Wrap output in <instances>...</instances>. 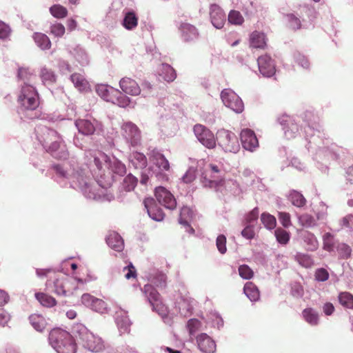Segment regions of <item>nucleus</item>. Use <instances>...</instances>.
I'll use <instances>...</instances> for the list:
<instances>
[{
    "label": "nucleus",
    "instance_id": "38",
    "mask_svg": "<svg viewBox=\"0 0 353 353\" xmlns=\"http://www.w3.org/2000/svg\"><path fill=\"white\" fill-rule=\"evenodd\" d=\"M29 321L32 326L37 332H42L46 328V321L45 318L40 314H31L29 316Z\"/></svg>",
    "mask_w": 353,
    "mask_h": 353
},
{
    "label": "nucleus",
    "instance_id": "54",
    "mask_svg": "<svg viewBox=\"0 0 353 353\" xmlns=\"http://www.w3.org/2000/svg\"><path fill=\"white\" fill-rule=\"evenodd\" d=\"M274 235L276 241L280 244H287L290 241V233L282 228H276L274 231Z\"/></svg>",
    "mask_w": 353,
    "mask_h": 353
},
{
    "label": "nucleus",
    "instance_id": "2",
    "mask_svg": "<svg viewBox=\"0 0 353 353\" xmlns=\"http://www.w3.org/2000/svg\"><path fill=\"white\" fill-rule=\"evenodd\" d=\"M302 119L305 123V139L307 142L305 147L309 152H315L313 159L316 161L317 168L322 173L327 174V161L339 159L346 150L335 143L329 145V140L325 138L322 126L315 121L316 117L312 112L305 111Z\"/></svg>",
    "mask_w": 353,
    "mask_h": 353
},
{
    "label": "nucleus",
    "instance_id": "56",
    "mask_svg": "<svg viewBox=\"0 0 353 353\" xmlns=\"http://www.w3.org/2000/svg\"><path fill=\"white\" fill-rule=\"evenodd\" d=\"M50 12L56 18H63L67 15L68 10L65 7L55 4L50 8Z\"/></svg>",
    "mask_w": 353,
    "mask_h": 353
},
{
    "label": "nucleus",
    "instance_id": "37",
    "mask_svg": "<svg viewBox=\"0 0 353 353\" xmlns=\"http://www.w3.org/2000/svg\"><path fill=\"white\" fill-rule=\"evenodd\" d=\"M243 292L252 302L259 299L260 293L257 287L252 282H247L243 287Z\"/></svg>",
    "mask_w": 353,
    "mask_h": 353
},
{
    "label": "nucleus",
    "instance_id": "64",
    "mask_svg": "<svg viewBox=\"0 0 353 353\" xmlns=\"http://www.w3.org/2000/svg\"><path fill=\"white\" fill-rule=\"evenodd\" d=\"M152 282L157 287L164 288L166 286V275L159 272L154 276Z\"/></svg>",
    "mask_w": 353,
    "mask_h": 353
},
{
    "label": "nucleus",
    "instance_id": "24",
    "mask_svg": "<svg viewBox=\"0 0 353 353\" xmlns=\"http://www.w3.org/2000/svg\"><path fill=\"white\" fill-rule=\"evenodd\" d=\"M68 52L81 65L85 66L88 65L90 62L89 56L85 50L80 45L68 46Z\"/></svg>",
    "mask_w": 353,
    "mask_h": 353
},
{
    "label": "nucleus",
    "instance_id": "47",
    "mask_svg": "<svg viewBox=\"0 0 353 353\" xmlns=\"http://www.w3.org/2000/svg\"><path fill=\"white\" fill-rule=\"evenodd\" d=\"M35 297L39 303L45 307H50L55 305L57 303L54 297L43 292L36 293Z\"/></svg>",
    "mask_w": 353,
    "mask_h": 353
},
{
    "label": "nucleus",
    "instance_id": "61",
    "mask_svg": "<svg viewBox=\"0 0 353 353\" xmlns=\"http://www.w3.org/2000/svg\"><path fill=\"white\" fill-rule=\"evenodd\" d=\"M296 257L299 264L303 267L309 268L313 264V261L308 254L298 253Z\"/></svg>",
    "mask_w": 353,
    "mask_h": 353
},
{
    "label": "nucleus",
    "instance_id": "12",
    "mask_svg": "<svg viewBox=\"0 0 353 353\" xmlns=\"http://www.w3.org/2000/svg\"><path fill=\"white\" fill-rule=\"evenodd\" d=\"M194 133L198 141L205 147L212 149L216 146V139L214 134L206 127L196 124L193 128Z\"/></svg>",
    "mask_w": 353,
    "mask_h": 353
},
{
    "label": "nucleus",
    "instance_id": "63",
    "mask_svg": "<svg viewBox=\"0 0 353 353\" xmlns=\"http://www.w3.org/2000/svg\"><path fill=\"white\" fill-rule=\"evenodd\" d=\"M216 245L219 252L223 254L227 251L226 236L224 234H219L216 239Z\"/></svg>",
    "mask_w": 353,
    "mask_h": 353
},
{
    "label": "nucleus",
    "instance_id": "10",
    "mask_svg": "<svg viewBox=\"0 0 353 353\" xmlns=\"http://www.w3.org/2000/svg\"><path fill=\"white\" fill-rule=\"evenodd\" d=\"M74 124L78 132L85 136L100 134L103 132V125L95 119H79Z\"/></svg>",
    "mask_w": 353,
    "mask_h": 353
},
{
    "label": "nucleus",
    "instance_id": "58",
    "mask_svg": "<svg viewBox=\"0 0 353 353\" xmlns=\"http://www.w3.org/2000/svg\"><path fill=\"white\" fill-rule=\"evenodd\" d=\"M285 17L290 28L296 30L301 28V22L300 19L294 13L287 14Z\"/></svg>",
    "mask_w": 353,
    "mask_h": 353
},
{
    "label": "nucleus",
    "instance_id": "48",
    "mask_svg": "<svg viewBox=\"0 0 353 353\" xmlns=\"http://www.w3.org/2000/svg\"><path fill=\"white\" fill-rule=\"evenodd\" d=\"M261 221L264 227L269 230L274 229L276 225V218L268 212L261 214Z\"/></svg>",
    "mask_w": 353,
    "mask_h": 353
},
{
    "label": "nucleus",
    "instance_id": "19",
    "mask_svg": "<svg viewBox=\"0 0 353 353\" xmlns=\"http://www.w3.org/2000/svg\"><path fill=\"white\" fill-rule=\"evenodd\" d=\"M210 17L212 26L216 29H221L225 23V14L217 4L210 6Z\"/></svg>",
    "mask_w": 353,
    "mask_h": 353
},
{
    "label": "nucleus",
    "instance_id": "22",
    "mask_svg": "<svg viewBox=\"0 0 353 353\" xmlns=\"http://www.w3.org/2000/svg\"><path fill=\"white\" fill-rule=\"evenodd\" d=\"M103 159L105 161V168H108L110 172L113 174H117L120 176H123L126 173L125 165L119 159L113 157L110 159L108 156L103 155Z\"/></svg>",
    "mask_w": 353,
    "mask_h": 353
},
{
    "label": "nucleus",
    "instance_id": "4",
    "mask_svg": "<svg viewBox=\"0 0 353 353\" xmlns=\"http://www.w3.org/2000/svg\"><path fill=\"white\" fill-rule=\"evenodd\" d=\"M147 154L152 163V165L148 168V173L151 177L161 182L168 181L169 176L165 172L170 170V166L164 154L157 148H149Z\"/></svg>",
    "mask_w": 353,
    "mask_h": 353
},
{
    "label": "nucleus",
    "instance_id": "7",
    "mask_svg": "<svg viewBox=\"0 0 353 353\" xmlns=\"http://www.w3.org/2000/svg\"><path fill=\"white\" fill-rule=\"evenodd\" d=\"M216 141L225 152L236 153L239 150L240 145L238 138L231 131L225 129L218 130Z\"/></svg>",
    "mask_w": 353,
    "mask_h": 353
},
{
    "label": "nucleus",
    "instance_id": "29",
    "mask_svg": "<svg viewBox=\"0 0 353 353\" xmlns=\"http://www.w3.org/2000/svg\"><path fill=\"white\" fill-rule=\"evenodd\" d=\"M82 347L92 352H98L103 349L102 339L92 333V338L86 337L82 343Z\"/></svg>",
    "mask_w": 353,
    "mask_h": 353
},
{
    "label": "nucleus",
    "instance_id": "41",
    "mask_svg": "<svg viewBox=\"0 0 353 353\" xmlns=\"http://www.w3.org/2000/svg\"><path fill=\"white\" fill-rule=\"evenodd\" d=\"M33 39L37 46L41 50H48L51 47V41L45 34L36 32L33 34Z\"/></svg>",
    "mask_w": 353,
    "mask_h": 353
},
{
    "label": "nucleus",
    "instance_id": "13",
    "mask_svg": "<svg viewBox=\"0 0 353 353\" xmlns=\"http://www.w3.org/2000/svg\"><path fill=\"white\" fill-rule=\"evenodd\" d=\"M154 195L159 203L166 209L173 210L176 208L177 203L174 196L165 187H156Z\"/></svg>",
    "mask_w": 353,
    "mask_h": 353
},
{
    "label": "nucleus",
    "instance_id": "44",
    "mask_svg": "<svg viewBox=\"0 0 353 353\" xmlns=\"http://www.w3.org/2000/svg\"><path fill=\"white\" fill-rule=\"evenodd\" d=\"M138 182V179L132 174H128L123 180L121 185V191L130 192L134 189Z\"/></svg>",
    "mask_w": 353,
    "mask_h": 353
},
{
    "label": "nucleus",
    "instance_id": "40",
    "mask_svg": "<svg viewBox=\"0 0 353 353\" xmlns=\"http://www.w3.org/2000/svg\"><path fill=\"white\" fill-rule=\"evenodd\" d=\"M304 320L310 325H318L319 321V313L312 307H307L302 312Z\"/></svg>",
    "mask_w": 353,
    "mask_h": 353
},
{
    "label": "nucleus",
    "instance_id": "33",
    "mask_svg": "<svg viewBox=\"0 0 353 353\" xmlns=\"http://www.w3.org/2000/svg\"><path fill=\"white\" fill-rule=\"evenodd\" d=\"M130 162L136 169L145 168L148 165L145 155L139 152H134L130 155Z\"/></svg>",
    "mask_w": 353,
    "mask_h": 353
},
{
    "label": "nucleus",
    "instance_id": "45",
    "mask_svg": "<svg viewBox=\"0 0 353 353\" xmlns=\"http://www.w3.org/2000/svg\"><path fill=\"white\" fill-rule=\"evenodd\" d=\"M70 80L74 87L80 92L85 91L88 88V81L79 74L74 73L70 75Z\"/></svg>",
    "mask_w": 353,
    "mask_h": 353
},
{
    "label": "nucleus",
    "instance_id": "49",
    "mask_svg": "<svg viewBox=\"0 0 353 353\" xmlns=\"http://www.w3.org/2000/svg\"><path fill=\"white\" fill-rule=\"evenodd\" d=\"M40 77L42 81L48 84H52L57 81V76L54 72L46 67H43L41 69Z\"/></svg>",
    "mask_w": 353,
    "mask_h": 353
},
{
    "label": "nucleus",
    "instance_id": "60",
    "mask_svg": "<svg viewBox=\"0 0 353 353\" xmlns=\"http://www.w3.org/2000/svg\"><path fill=\"white\" fill-rule=\"evenodd\" d=\"M239 276L246 280L252 279L254 276L252 270L246 264L241 265L239 267Z\"/></svg>",
    "mask_w": 353,
    "mask_h": 353
},
{
    "label": "nucleus",
    "instance_id": "25",
    "mask_svg": "<svg viewBox=\"0 0 353 353\" xmlns=\"http://www.w3.org/2000/svg\"><path fill=\"white\" fill-rule=\"evenodd\" d=\"M119 86L122 91L127 94L137 96L141 92L138 83L130 78H122L119 81Z\"/></svg>",
    "mask_w": 353,
    "mask_h": 353
},
{
    "label": "nucleus",
    "instance_id": "34",
    "mask_svg": "<svg viewBox=\"0 0 353 353\" xmlns=\"http://www.w3.org/2000/svg\"><path fill=\"white\" fill-rule=\"evenodd\" d=\"M339 241L330 232H325L323 236V249L328 252H334Z\"/></svg>",
    "mask_w": 353,
    "mask_h": 353
},
{
    "label": "nucleus",
    "instance_id": "31",
    "mask_svg": "<svg viewBox=\"0 0 353 353\" xmlns=\"http://www.w3.org/2000/svg\"><path fill=\"white\" fill-rule=\"evenodd\" d=\"M124 14L122 20L123 26L127 30H132L137 26L138 17L134 12L125 8L123 11Z\"/></svg>",
    "mask_w": 353,
    "mask_h": 353
},
{
    "label": "nucleus",
    "instance_id": "8",
    "mask_svg": "<svg viewBox=\"0 0 353 353\" xmlns=\"http://www.w3.org/2000/svg\"><path fill=\"white\" fill-rule=\"evenodd\" d=\"M41 130L47 132L50 136L57 139L48 146L46 151L54 159H66L69 154L66 145L61 141V135L57 131L46 127L41 128Z\"/></svg>",
    "mask_w": 353,
    "mask_h": 353
},
{
    "label": "nucleus",
    "instance_id": "27",
    "mask_svg": "<svg viewBox=\"0 0 353 353\" xmlns=\"http://www.w3.org/2000/svg\"><path fill=\"white\" fill-rule=\"evenodd\" d=\"M181 37L184 42H190L197 39L199 33L195 26L190 23H182L180 26Z\"/></svg>",
    "mask_w": 353,
    "mask_h": 353
},
{
    "label": "nucleus",
    "instance_id": "20",
    "mask_svg": "<svg viewBox=\"0 0 353 353\" xmlns=\"http://www.w3.org/2000/svg\"><path fill=\"white\" fill-rule=\"evenodd\" d=\"M194 217V212L192 208L183 206L180 210L179 223L183 226L185 232L190 234H194V229L191 226L190 222Z\"/></svg>",
    "mask_w": 353,
    "mask_h": 353
},
{
    "label": "nucleus",
    "instance_id": "43",
    "mask_svg": "<svg viewBox=\"0 0 353 353\" xmlns=\"http://www.w3.org/2000/svg\"><path fill=\"white\" fill-rule=\"evenodd\" d=\"M288 199L292 204L298 208H302L305 205L306 199L303 195L294 190L290 191L288 195Z\"/></svg>",
    "mask_w": 353,
    "mask_h": 353
},
{
    "label": "nucleus",
    "instance_id": "21",
    "mask_svg": "<svg viewBox=\"0 0 353 353\" xmlns=\"http://www.w3.org/2000/svg\"><path fill=\"white\" fill-rule=\"evenodd\" d=\"M72 339L77 344L82 345L86 337L92 338L91 332L83 324L78 323L72 325L71 329Z\"/></svg>",
    "mask_w": 353,
    "mask_h": 353
},
{
    "label": "nucleus",
    "instance_id": "36",
    "mask_svg": "<svg viewBox=\"0 0 353 353\" xmlns=\"http://www.w3.org/2000/svg\"><path fill=\"white\" fill-rule=\"evenodd\" d=\"M110 102L119 107L126 108L130 105L131 99L117 89L116 90H113V96Z\"/></svg>",
    "mask_w": 353,
    "mask_h": 353
},
{
    "label": "nucleus",
    "instance_id": "9",
    "mask_svg": "<svg viewBox=\"0 0 353 353\" xmlns=\"http://www.w3.org/2000/svg\"><path fill=\"white\" fill-rule=\"evenodd\" d=\"M143 292L147 297L152 310L157 312L162 318L167 316V307L163 303L161 296L152 284L144 285Z\"/></svg>",
    "mask_w": 353,
    "mask_h": 353
},
{
    "label": "nucleus",
    "instance_id": "42",
    "mask_svg": "<svg viewBox=\"0 0 353 353\" xmlns=\"http://www.w3.org/2000/svg\"><path fill=\"white\" fill-rule=\"evenodd\" d=\"M293 59L294 62L303 69L305 70H310L311 63L307 56L303 54L299 51H295L293 52Z\"/></svg>",
    "mask_w": 353,
    "mask_h": 353
},
{
    "label": "nucleus",
    "instance_id": "39",
    "mask_svg": "<svg viewBox=\"0 0 353 353\" xmlns=\"http://www.w3.org/2000/svg\"><path fill=\"white\" fill-rule=\"evenodd\" d=\"M117 89L106 84H99L96 86V92L106 101H110L113 96V90Z\"/></svg>",
    "mask_w": 353,
    "mask_h": 353
},
{
    "label": "nucleus",
    "instance_id": "51",
    "mask_svg": "<svg viewBox=\"0 0 353 353\" xmlns=\"http://www.w3.org/2000/svg\"><path fill=\"white\" fill-rule=\"evenodd\" d=\"M335 250L337 252L340 259H347L351 256L352 248L345 243L339 242L337 243Z\"/></svg>",
    "mask_w": 353,
    "mask_h": 353
},
{
    "label": "nucleus",
    "instance_id": "35",
    "mask_svg": "<svg viewBox=\"0 0 353 353\" xmlns=\"http://www.w3.org/2000/svg\"><path fill=\"white\" fill-rule=\"evenodd\" d=\"M46 285L50 291L56 294L59 296H67V292L65 290V283L63 280L56 279L53 282L48 281Z\"/></svg>",
    "mask_w": 353,
    "mask_h": 353
},
{
    "label": "nucleus",
    "instance_id": "1",
    "mask_svg": "<svg viewBox=\"0 0 353 353\" xmlns=\"http://www.w3.org/2000/svg\"><path fill=\"white\" fill-rule=\"evenodd\" d=\"M53 178L62 188H70L80 191L84 197L99 202H110L114 196L108 192L105 187L99 181L95 183L88 174V172L77 164L69 163H54L50 167Z\"/></svg>",
    "mask_w": 353,
    "mask_h": 353
},
{
    "label": "nucleus",
    "instance_id": "14",
    "mask_svg": "<svg viewBox=\"0 0 353 353\" xmlns=\"http://www.w3.org/2000/svg\"><path fill=\"white\" fill-rule=\"evenodd\" d=\"M210 170H206L201 174V183L205 188H216L221 183V180L219 179L218 176H215V174L220 172V169L218 165L214 164L209 165Z\"/></svg>",
    "mask_w": 353,
    "mask_h": 353
},
{
    "label": "nucleus",
    "instance_id": "6",
    "mask_svg": "<svg viewBox=\"0 0 353 353\" xmlns=\"http://www.w3.org/2000/svg\"><path fill=\"white\" fill-rule=\"evenodd\" d=\"M302 112L296 117H290L288 114H283L277 119L278 122L283 127L284 134L288 139L295 137L299 133V127L301 130L304 129L305 123L303 122Z\"/></svg>",
    "mask_w": 353,
    "mask_h": 353
},
{
    "label": "nucleus",
    "instance_id": "55",
    "mask_svg": "<svg viewBox=\"0 0 353 353\" xmlns=\"http://www.w3.org/2000/svg\"><path fill=\"white\" fill-rule=\"evenodd\" d=\"M228 22L234 25H241L244 19L239 11L232 10L228 14Z\"/></svg>",
    "mask_w": 353,
    "mask_h": 353
},
{
    "label": "nucleus",
    "instance_id": "52",
    "mask_svg": "<svg viewBox=\"0 0 353 353\" xmlns=\"http://www.w3.org/2000/svg\"><path fill=\"white\" fill-rule=\"evenodd\" d=\"M299 223L305 228H313L316 225V219L308 214H303L298 216Z\"/></svg>",
    "mask_w": 353,
    "mask_h": 353
},
{
    "label": "nucleus",
    "instance_id": "46",
    "mask_svg": "<svg viewBox=\"0 0 353 353\" xmlns=\"http://www.w3.org/2000/svg\"><path fill=\"white\" fill-rule=\"evenodd\" d=\"M339 303L345 308L353 309V295L349 292H341L339 294Z\"/></svg>",
    "mask_w": 353,
    "mask_h": 353
},
{
    "label": "nucleus",
    "instance_id": "57",
    "mask_svg": "<svg viewBox=\"0 0 353 353\" xmlns=\"http://www.w3.org/2000/svg\"><path fill=\"white\" fill-rule=\"evenodd\" d=\"M201 326V322L195 318L190 319L188 321L186 327L190 335L194 336Z\"/></svg>",
    "mask_w": 353,
    "mask_h": 353
},
{
    "label": "nucleus",
    "instance_id": "53",
    "mask_svg": "<svg viewBox=\"0 0 353 353\" xmlns=\"http://www.w3.org/2000/svg\"><path fill=\"white\" fill-rule=\"evenodd\" d=\"M163 79L168 82L173 81L176 77V73L174 68L168 63L162 64Z\"/></svg>",
    "mask_w": 353,
    "mask_h": 353
},
{
    "label": "nucleus",
    "instance_id": "28",
    "mask_svg": "<svg viewBox=\"0 0 353 353\" xmlns=\"http://www.w3.org/2000/svg\"><path fill=\"white\" fill-rule=\"evenodd\" d=\"M300 237L307 250L313 252L318 249L319 241L313 233L307 230H302L300 232Z\"/></svg>",
    "mask_w": 353,
    "mask_h": 353
},
{
    "label": "nucleus",
    "instance_id": "59",
    "mask_svg": "<svg viewBox=\"0 0 353 353\" xmlns=\"http://www.w3.org/2000/svg\"><path fill=\"white\" fill-rule=\"evenodd\" d=\"M285 166H292L299 171L305 172L306 166L304 163L301 162L297 157H293L291 159L288 164L282 165L281 169L283 170Z\"/></svg>",
    "mask_w": 353,
    "mask_h": 353
},
{
    "label": "nucleus",
    "instance_id": "17",
    "mask_svg": "<svg viewBox=\"0 0 353 353\" xmlns=\"http://www.w3.org/2000/svg\"><path fill=\"white\" fill-rule=\"evenodd\" d=\"M240 139L243 148L250 152L254 151L259 148V141L254 132L249 128L241 130Z\"/></svg>",
    "mask_w": 353,
    "mask_h": 353
},
{
    "label": "nucleus",
    "instance_id": "50",
    "mask_svg": "<svg viewBox=\"0 0 353 353\" xmlns=\"http://www.w3.org/2000/svg\"><path fill=\"white\" fill-rule=\"evenodd\" d=\"M34 77V75L30 71L29 68L20 67L17 70V77L19 81H23V84H24L25 82L30 83Z\"/></svg>",
    "mask_w": 353,
    "mask_h": 353
},
{
    "label": "nucleus",
    "instance_id": "3",
    "mask_svg": "<svg viewBox=\"0 0 353 353\" xmlns=\"http://www.w3.org/2000/svg\"><path fill=\"white\" fill-rule=\"evenodd\" d=\"M17 102V113L21 119H34L39 117V114L35 112L39 105V93L30 83L25 82L21 85Z\"/></svg>",
    "mask_w": 353,
    "mask_h": 353
},
{
    "label": "nucleus",
    "instance_id": "16",
    "mask_svg": "<svg viewBox=\"0 0 353 353\" xmlns=\"http://www.w3.org/2000/svg\"><path fill=\"white\" fill-rule=\"evenodd\" d=\"M257 64L260 73L264 77H272L276 73L274 60L268 54L261 55L257 59Z\"/></svg>",
    "mask_w": 353,
    "mask_h": 353
},
{
    "label": "nucleus",
    "instance_id": "62",
    "mask_svg": "<svg viewBox=\"0 0 353 353\" xmlns=\"http://www.w3.org/2000/svg\"><path fill=\"white\" fill-rule=\"evenodd\" d=\"M90 309L99 313H103L106 311L107 304L102 299L96 298L94 299L93 304Z\"/></svg>",
    "mask_w": 353,
    "mask_h": 353
},
{
    "label": "nucleus",
    "instance_id": "30",
    "mask_svg": "<svg viewBox=\"0 0 353 353\" xmlns=\"http://www.w3.org/2000/svg\"><path fill=\"white\" fill-rule=\"evenodd\" d=\"M115 321L121 333L130 332V327L132 323L128 316V312L126 311L121 309L120 312H117Z\"/></svg>",
    "mask_w": 353,
    "mask_h": 353
},
{
    "label": "nucleus",
    "instance_id": "11",
    "mask_svg": "<svg viewBox=\"0 0 353 353\" xmlns=\"http://www.w3.org/2000/svg\"><path fill=\"white\" fill-rule=\"evenodd\" d=\"M221 99L223 104L236 113L244 110V104L241 99L231 89H224L221 92Z\"/></svg>",
    "mask_w": 353,
    "mask_h": 353
},
{
    "label": "nucleus",
    "instance_id": "5",
    "mask_svg": "<svg viewBox=\"0 0 353 353\" xmlns=\"http://www.w3.org/2000/svg\"><path fill=\"white\" fill-rule=\"evenodd\" d=\"M50 345L57 353H75L77 343L71 334L61 328L52 329L48 335Z\"/></svg>",
    "mask_w": 353,
    "mask_h": 353
},
{
    "label": "nucleus",
    "instance_id": "15",
    "mask_svg": "<svg viewBox=\"0 0 353 353\" xmlns=\"http://www.w3.org/2000/svg\"><path fill=\"white\" fill-rule=\"evenodd\" d=\"M123 135L133 147L141 143V135L139 128L132 122L128 121L122 125Z\"/></svg>",
    "mask_w": 353,
    "mask_h": 353
},
{
    "label": "nucleus",
    "instance_id": "26",
    "mask_svg": "<svg viewBox=\"0 0 353 353\" xmlns=\"http://www.w3.org/2000/svg\"><path fill=\"white\" fill-rule=\"evenodd\" d=\"M108 245L117 252H121L124 248V241L121 235L114 231L110 232L105 237Z\"/></svg>",
    "mask_w": 353,
    "mask_h": 353
},
{
    "label": "nucleus",
    "instance_id": "23",
    "mask_svg": "<svg viewBox=\"0 0 353 353\" xmlns=\"http://www.w3.org/2000/svg\"><path fill=\"white\" fill-rule=\"evenodd\" d=\"M199 349L203 353H214L216 351L215 341L206 333H201L196 336Z\"/></svg>",
    "mask_w": 353,
    "mask_h": 353
},
{
    "label": "nucleus",
    "instance_id": "32",
    "mask_svg": "<svg viewBox=\"0 0 353 353\" xmlns=\"http://www.w3.org/2000/svg\"><path fill=\"white\" fill-rule=\"evenodd\" d=\"M250 46L253 48H264L266 46V37L263 32L254 31L250 34Z\"/></svg>",
    "mask_w": 353,
    "mask_h": 353
},
{
    "label": "nucleus",
    "instance_id": "18",
    "mask_svg": "<svg viewBox=\"0 0 353 353\" xmlns=\"http://www.w3.org/2000/svg\"><path fill=\"white\" fill-rule=\"evenodd\" d=\"M143 205L150 218L155 221H162L165 218L163 210L159 207L156 201L152 197H147L143 200Z\"/></svg>",
    "mask_w": 353,
    "mask_h": 353
}]
</instances>
